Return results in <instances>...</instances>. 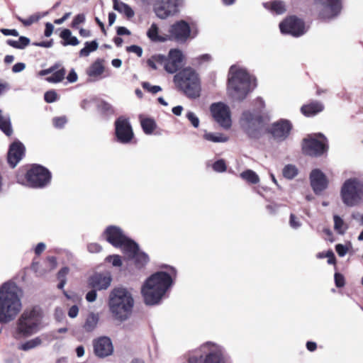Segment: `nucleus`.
<instances>
[{
	"label": "nucleus",
	"mask_w": 363,
	"mask_h": 363,
	"mask_svg": "<svg viewBox=\"0 0 363 363\" xmlns=\"http://www.w3.org/2000/svg\"><path fill=\"white\" fill-rule=\"evenodd\" d=\"M311 185L315 194H319L328 186L326 176L318 169H313L310 174Z\"/></svg>",
	"instance_id": "aec40b11"
},
{
	"label": "nucleus",
	"mask_w": 363,
	"mask_h": 363,
	"mask_svg": "<svg viewBox=\"0 0 363 363\" xmlns=\"http://www.w3.org/2000/svg\"><path fill=\"white\" fill-rule=\"evenodd\" d=\"M69 82H75L77 80V74L74 69H72L67 77Z\"/></svg>",
	"instance_id": "774afa93"
},
{
	"label": "nucleus",
	"mask_w": 363,
	"mask_h": 363,
	"mask_svg": "<svg viewBox=\"0 0 363 363\" xmlns=\"http://www.w3.org/2000/svg\"><path fill=\"white\" fill-rule=\"evenodd\" d=\"M52 122L55 128H61L67 123V118L65 116L56 117L53 118Z\"/></svg>",
	"instance_id": "09e8293b"
},
{
	"label": "nucleus",
	"mask_w": 363,
	"mask_h": 363,
	"mask_svg": "<svg viewBox=\"0 0 363 363\" xmlns=\"http://www.w3.org/2000/svg\"><path fill=\"white\" fill-rule=\"evenodd\" d=\"M341 9V0H314L311 11L320 18L330 19L337 16Z\"/></svg>",
	"instance_id": "9d476101"
},
{
	"label": "nucleus",
	"mask_w": 363,
	"mask_h": 363,
	"mask_svg": "<svg viewBox=\"0 0 363 363\" xmlns=\"http://www.w3.org/2000/svg\"><path fill=\"white\" fill-rule=\"evenodd\" d=\"M177 88L188 98L196 99L201 94L200 81L196 72L190 67H186L177 72L174 77Z\"/></svg>",
	"instance_id": "0eeeda50"
},
{
	"label": "nucleus",
	"mask_w": 363,
	"mask_h": 363,
	"mask_svg": "<svg viewBox=\"0 0 363 363\" xmlns=\"http://www.w3.org/2000/svg\"><path fill=\"white\" fill-rule=\"evenodd\" d=\"M106 260L111 262L114 267H121L122 265V261L119 255H110L106 258Z\"/></svg>",
	"instance_id": "a18cd8bd"
},
{
	"label": "nucleus",
	"mask_w": 363,
	"mask_h": 363,
	"mask_svg": "<svg viewBox=\"0 0 363 363\" xmlns=\"http://www.w3.org/2000/svg\"><path fill=\"white\" fill-rule=\"evenodd\" d=\"M184 55L179 49H171L168 56L165 57L164 69L167 72L174 74L184 65Z\"/></svg>",
	"instance_id": "f3484780"
},
{
	"label": "nucleus",
	"mask_w": 363,
	"mask_h": 363,
	"mask_svg": "<svg viewBox=\"0 0 363 363\" xmlns=\"http://www.w3.org/2000/svg\"><path fill=\"white\" fill-rule=\"evenodd\" d=\"M176 271L171 268L169 272H159L151 275L143 285L141 292L147 305L157 304L173 284Z\"/></svg>",
	"instance_id": "f257e3e1"
},
{
	"label": "nucleus",
	"mask_w": 363,
	"mask_h": 363,
	"mask_svg": "<svg viewBox=\"0 0 363 363\" xmlns=\"http://www.w3.org/2000/svg\"><path fill=\"white\" fill-rule=\"evenodd\" d=\"M169 32L170 39L184 43L190 37L191 29L189 23L182 20L174 23Z\"/></svg>",
	"instance_id": "6ab92c4d"
},
{
	"label": "nucleus",
	"mask_w": 363,
	"mask_h": 363,
	"mask_svg": "<svg viewBox=\"0 0 363 363\" xmlns=\"http://www.w3.org/2000/svg\"><path fill=\"white\" fill-rule=\"evenodd\" d=\"M240 177L247 182L252 184H257L259 182L258 175L252 170H246L240 174Z\"/></svg>",
	"instance_id": "a19ab883"
},
{
	"label": "nucleus",
	"mask_w": 363,
	"mask_h": 363,
	"mask_svg": "<svg viewBox=\"0 0 363 363\" xmlns=\"http://www.w3.org/2000/svg\"><path fill=\"white\" fill-rule=\"evenodd\" d=\"M113 9L116 11L124 14L128 18H130L134 16L135 12L129 5L119 0H113Z\"/></svg>",
	"instance_id": "c85d7f7f"
},
{
	"label": "nucleus",
	"mask_w": 363,
	"mask_h": 363,
	"mask_svg": "<svg viewBox=\"0 0 363 363\" xmlns=\"http://www.w3.org/2000/svg\"><path fill=\"white\" fill-rule=\"evenodd\" d=\"M188 363H227L224 347L213 342H206L186 355Z\"/></svg>",
	"instance_id": "7ed1b4c3"
},
{
	"label": "nucleus",
	"mask_w": 363,
	"mask_h": 363,
	"mask_svg": "<svg viewBox=\"0 0 363 363\" xmlns=\"http://www.w3.org/2000/svg\"><path fill=\"white\" fill-rule=\"evenodd\" d=\"M26 68V65L23 62H18L15 64L12 67V71L14 73L22 72Z\"/></svg>",
	"instance_id": "052dcab7"
},
{
	"label": "nucleus",
	"mask_w": 363,
	"mask_h": 363,
	"mask_svg": "<svg viewBox=\"0 0 363 363\" xmlns=\"http://www.w3.org/2000/svg\"><path fill=\"white\" fill-rule=\"evenodd\" d=\"M89 252L95 253L101 250V247L97 243H90L87 246Z\"/></svg>",
	"instance_id": "4d7b16f0"
},
{
	"label": "nucleus",
	"mask_w": 363,
	"mask_h": 363,
	"mask_svg": "<svg viewBox=\"0 0 363 363\" xmlns=\"http://www.w3.org/2000/svg\"><path fill=\"white\" fill-rule=\"evenodd\" d=\"M65 69H60L55 72L52 76L47 77L46 80L52 83L60 82L65 78Z\"/></svg>",
	"instance_id": "c03bdc74"
},
{
	"label": "nucleus",
	"mask_w": 363,
	"mask_h": 363,
	"mask_svg": "<svg viewBox=\"0 0 363 363\" xmlns=\"http://www.w3.org/2000/svg\"><path fill=\"white\" fill-rule=\"evenodd\" d=\"M21 291L13 283H5L0 288V323L13 320L22 308Z\"/></svg>",
	"instance_id": "f03ea898"
},
{
	"label": "nucleus",
	"mask_w": 363,
	"mask_h": 363,
	"mask_svg": "<svg viewBox=\"0 0 363 363\" xmlns=\"http://www.w3.org/2000/svg\"><path fill=\"white\" fill-rule=\"evenodd\" d=\"M282 173L285 178L291 179L298 174V169L295 165L287 164L284 167Z\"/></svg>",
	"instance_id": "79ce46f5"
},
{
	"label": "nucleus",
	"mask_w": 363,
	"mask_h": 363,
	"mask_svg": "<svg viewBox=\"0 0 363 363\" xmlns=\"http://www.w3.org/2000/svg\"><path fill=\"white\" fill-rule=\"evenodd\" d=\"M140 122L143 130L146 134L150 135L152 133L156 128L155 121L151 118H143Z\"/></svg>",
	"instance_id": "ea45409f"
},
{
	"label": "nucleus",
	"mask_w": 363,
	"mask_h": 363,
	"mask_svg": "<svg viewBox=\"0 0 363 363\" xmlns=\"http://www.w3.org/2000/svg\"><path fill=\"white\" fill-rule=\"evenodd\" d=\"M26 185L40 188L47 185L51 179L50 172L40 165H33L26 173Z\"/></svg>",
	"instance_id": "9b49d317"
},
{
	"label": "nucleus",
	"mask_w": 363,
	"mask_h": 363,
	"mask_svg": "<svg viewBox=\"0 0 363 363\" xmlns=\"http://www.w3.org/2000/svg\"><path fill=\"white\" fill-rule=\"evenodd\" d=\"M334 220V229L335 230L340 234L343 235L347 229V225L345 223L339 216L335 215L333 216Z\"/></svg>",
	"instance_id": "e433bc0d"
},
{
	"label": "nucleus",
	"mask_w": 363,
	"mask_h": 363,
	"mask_svg": "<svg viewBox=\"0 0 363 363\" xmlns=\"http://www.w3.org/2000/svg\"><path fill=\"white\" fill-rule=\"evenodd\" d=\"M43 340L41 337H36L18 345V349L23 351H28L41 345Z\"/></svg>",
	"instance_id": "2f4dec72"
},
{
	"label": "nucleus",
	"mask_w": 363,
	"mask_h": 363,
	"mask_svg": "<svg viewBox=\"0 0 363 363\" xmlns=\"http://www.w3.org/2000/svg\"><path fill=\"white\" fill-rule=\"evenodd\" d=\"M43 315L40 308L26 310L18 319L12 332L16 340L28 337L40 329Z\"/></svg>",
	"instance_id": "423d86ee"
},
{
	"label": "nucleus",
	"mask_w": 363,
	"mask_h": 363,
	"mask_svg": "<svg viewBox=\"0 0 363 363\" xmlns=\"http://www.w3.org/2000/svg\"><path fill=\"white\" fill-rule=\"evenodd\" d=\"M0 31L5 35H12L16 37L18 35V32L15 29L2 28Z\"/></svg>",
	"instance_id": "e2e57ef3"
},
{
	"label": "nucleus",
	"mask_w": 363,
	"mask_h": 363,
	"mask_svg": "<svg viewBox=\"0 0 363 363\" xmlns=\"http://www.w3.org/2000/svg\"><path fill=\"white\" fill-rule=\"evenodd\" d=\"M289 225L292 228L298 229V228L301 227V223L300 220L298 218H296L294 214H291Z\"/></svg>",
	"instance_id": "603ef678"
},
{
	"label": "nucleus",
	"mask_w": 363,
	"mask_h": 363,
	"mask_svg": "<svg viewBox=\"0 0 363 363\" xmlns=\"http://www.w3.org/2000/svg\"><path fill=\"white\" fill-rule=\"evenodd\" d=\"M6 43L8 45L14 48L24 49L26 46L29 45L30 40L26 37L21 36L18 40L9 39L6 41Z\"/></svg>",
	"instance_id": "c9c22d12"
},
{
	"label": "nucleus",
	"mask_w": 363,
	"mask_h": 363,
	"mask_svg": "<svg viewBox=\"0 0 363 363\" xmlns=\"http://www.w3.org/2000/svg\"><path fill=\"white\" fill-rule=\"evenodd\" d=\"M96 289L89 291L86 295V299L89 302H94L96 299Z\"/></svg>",
	"instance_id": "bf43d9fd"
},
{
	"label": "nucleus",
	"mask_w": 363,
	"mask_h": 363,
	"mask_svg": "<svg viewBox=\"0 0 363 363\" xmlns=\"http://www.w3.org/2000/svg\"><path fill=\"white\" fill-rule=\"evenodd\" d=\"M165 56L162 55H155L148 59L147 63L153 69H157L160 66L164 67Z\"/></svg>",
	"instance_id": "72a5a7b5"
},
{
	"label": "nucleus",
	"mask_w": 363,
	"mask_h": 363,
	"mask_svg": "<svg viewBox=\"0 0 363 363\" xmlns=\"http://www.w3.org/2000/svg\"><path fill=\"white\" fill-rule=\"evenodd\" d=\"M53 29H54V26L52 23H47L45 24V35L46 37H50L52 32H53Z\"/></svg>",
	"instance_id": "69168bd1"
},
{
	"label": "nucleus",
	"mask_w": 363,
	"mask_h": 363,
	"mask_svg": "<svg viewBox=\"0 0 363 363\" xmlns=\"http://www.w3.org/2000/svg\"><path fill=\"white\" fill-rule=\"evenodd\" d=\"M186 116L194 128L199 126V119L194 113L189 111Z\"/></svg>",
	"instance_id": "49530a36"
},
{
	"label": "nucleus",
	"mask_w": 363,
	"mask_h": 363,
	"mask_svg": "<svg viewBox=\"0 0 363 363\" xmlns=\"http://www.w3.org/2000/svg\"><path fill=\"white\" fill-rule=\"evenodd\" d=\"M45 100L48 103H52L57 99V94L55 91H49L45 94Z\"/></svg>",
	"instance_id": "8fccbe9b"
},
{
	"label": "nucleus",
	"mask_w": 363,
	"mask_h": 363,
	"mask_svg": "<svg viewBox=\"0 0 363 363\" xmlns=\"http://www.w3.org/2000/svg\"><path fill=\"white\" fill-rule=\"evenodd\" d=\"M69 272V268L63 267L60 270L57 274V278L59 280H66V276Z\"/></svg>",
	"instance_id": "680f3d73"
},
{
	"label": "nucleus",
	"mask_w": 363,
	"mask_h": 363,
	"mask_svg": "<svg viewBox=\"0 0 363 363\" xmlns=\"http://www.w3.org/2000/svg\"><path fill=\"white\" fill-rule=\"evenodd\" d=\"M105 239L112 245L120 247L123 253L133 255L135 249V242L128 239L123 233L121 229L117 226L111 225L104 231Z\"/></svg>",
	"instance_id": "1a4fd4ad"
},
{
	"label": "nucleus",
	"mask_w": 363,
	"mask_h": 363,
	"mask_svg": "<svg viewBox=\"0 0 363 363\" xmlns=\"http://www.w3.org/2000/svg\"><path fill=\"white\" fill-rule=\"evenodd\" d=\"M203 138L204 140H206L207 141L215 143H225L228 140V138L222 133H211V132H208L207 130L203 131Z\"/></svg>",
	"instance_id": "c756f323"
},
{
	"label": "nucleus",
	"mask_w": 363,
	"mask_h": 363,
	"mask_svg": "<svg viewBox=\"0 0 363 363\" xmlns=\"http://www.w3.org/2000/svg\"><path fill=\"white\" fill-rule=\"evenodd\" d=\"M147 37L155 42H163L164 38L158 35V28L156 24L152 23L147 32Z\"/></svg>",
	"instance_id": "58836bf2"
},
{
	"label": "nucleus",
	"mask_w": 363,
	"mask_h": 363,
	"mask_svg": "<svg viewBox=\"0 0 363 363\" xmlns=\"http://www.w3.org/2000/svg\"><path fill=\"white\" fill-rule=\"evenodd\" d=\"M99 316L96 313H91L88 315L84 324V328L87 332L93 331L97 326Z\"/></svg>",
	"instance_id": "473e14b6"
},
{
	"label": "nucleus",
	"mask_w": 363,
	"mask_h": 363,
	"mask_svg": "<svg viewBox=\"0 0 363 363\" xmlns=\"http://www.w3.org/2000/svg\"><path fill=\"white\" fill-rule=\"evenodd\" d=\"M323 110V106L320 102H313L301 107V112L306 116H312Z\"/></svg>",
	"instance_id": "bb28decb"
},
{
	"label": "nucleus",
	"mask_w": 363,
	"mask_h": 363,
	"mask_svg": "<svg viewBox=\"0 0 363 363\" xmlns=\"http://www.w3.org/2000/svg\"><path fill=\"white\" fill-rule=\"evenodd\" d=\"M335 282L337 287H342L345 285L344 277L339 273H335Z\"/></svg>",
	"instance_id": "5fc2aeb1"
},
{
	"label": "nucleus",
	"mask_w": 363,
	"mask_h": 363,
	"mask_svg": "<svg viewBox=\"0 0 363 363\" xmlns=\"http://www.w3.org/2000/svg\"><path fill=\"white\" fill-rule=\"evenodd\" d=\"M25 153V147L19 141L14 142L10 145L8 152V162L15 167L21 160Z\"/></svg>",
	"instance_id": "5701e85b"
},
{
	"label": "nucleus",
	"mask_w": 363,
	"mask_h": 363,
	"mask_svg": "<svg viewBox=\"0 0 363 363\" xmlns=\"http://www.w3.org/2000/svg\"><path fill=\"white\" fill-rule=\"evenodd\" d=\"M111 277L109 274L96 273L91 276L88 279L90 287L96 290H104L109 287L111 283Z\"/></svg>",
	"instance_id": "4be33fe9"
},
{
	"label": "nucleus",
	"mask_w": 363,
	"mask_h": 363,
	"mask_svg": "<svg viewBox=\"0 0 363 363\" xmlns=\"http://www.w3.org/2000/svg\"><path fill=\"white\" fill-rule=\"evenodd\" d=\"M85 21V16L84 14H78L77 15L73 21L72 26L77 27L79 24L82 23Z\"/></svg>",
	"instance_id": "13d9d810"
},
{
	"label": "nucleus",
	"mask_w": 363,
	"mask_h": 363,
	"mask_svg": "<svg viewBox=\"0 0 363 363\" xmlns=\"http://www.w3.org/2000/svg\"><path fill=\"white\" fill-rule=\"evenodd\" d=\"M127 50L128 52L135 53L138 57H141L143 55V49L138 45H131L128 47Z\"/></svg>",
	"instance_id": "6e6d98bb"
},
{
	"label": "nucleus",
	"mask_w": 363,
	"mask_h": 363,
	"mask_svg": "<svg viewBox=\"0 0 363 363\" xmlns=\"http://www.w3.org/2000/svg\"><path fill=\"white\" fill-rule=\"evenodd\" d=\"M184 0H157L154 5L156 16L166 19L177 14L184 6Z\"/></svg>",
	"instance_id": "ddd939ff"
},
{
	"label": "nucleus",
	"mask_w": 363,
	"mask_h": 363,
	"mask_svg": "<svg viewBox=\"0 0 363 363\" xmlns=\"http://www.w3.org/2000/svg\"><path fill=\"white\" fill-rule=\"evenodd\" d=\"M143 89L147 90L148 91L156 94L162 90V88L160 86L151 85L149 82H143Z\"/></svg>",
	"instance_id": "de8ad7c7"
},
{
	"label": "nucleus",
	"mask_w": 363,
	"mask_h": 363,
	"mask_svg": "<svg viewBox=\"0 0 363 363\" xmlns=\"http://www.w3.org/2000/svg\"><path fill=\"white\" fill-rule=\"evenodd\" d=\"M115 127L118 141L124 144L131 141L134 134L128 118L119 117L115 122Z\"/></svg>",
	"instance_id": "dca6fc26"
},
{
	"label": "nucleus",
	"mask_w": 363,
	"mask_h": 363,
	"mask_svg": "<svg viewBox=\"0 0 363 363\" xmlns=\"http://www.w3.org/2000/svg\"><path fill=\"white\" fill-rule=\"evenodd\" d=\"M327 139L320 133L310 135L303 140V150L309 155L318 156L327 150Z\"/></svg>",
	"instance_id": "f8f14e48"
},
{
	"label": "nucleus",
	"mask_w": 363,
	"mask_h": 363,
	"mask_svg": "<svg viewBox=\"0 0 363 363\" xmlns=\"http://www.w3.org/2000/svg\"><path fill=\"white\" fill-rule=\"evenodd\" d=\"M60 37L65 40L64 45H77L79 43L78 39L72 35L69 29H64L60 33Z\"/></svg>",
	"instance_id": "f704fd0d"
},
{
	"label": "nucleus",
	"mask_w": 363,
	"mask_h": 363,
	"mask_svg": "<svg viewBox=\"0 0 363 363\" xmlns=\"http://www.w3.org/2000/svg\"><path fill=\"white\" fill-rule=\"evenodd\" d=\"M263 6L265 9L277 15L284 13L286 10L285 4L281 1L265 2Z\"/></svg>",
	"instance_id": "cd10ccee"
},
{
	"label": "nucleus",
	"mask_w": 363,
	"mask_h": 363,
	"mask_svg": "<svg viewBox=\"0 0 363 363\" xmlns=\"http://www.w3.org/2000/svg\"><path fill=\"white\" fill-rule=\"evenodd\" d=\"M104 72V66L102 60H97L88 68L86 73L92 80H97Z\"/></svg>",
	"instance_id": "393cba45"
},
{
	"label": "nucleus",
	"mask_w": 363,
	"mask_h": 363,
	"mask_svg": "<svg viewBox=\"0 0 363 363\" xmlns=\"http://www.w3.org/2000/svg\"><path fill=\"white\" fill-rule=\"evenodd\" d=\"M291 129V125L289 121L282 120L273 125L272 133L276 139L283 140L288 137Z\"/></svg>",
	"instance_id": "b1692460"
},
{
	"label": "nucleus",
	"mask_w": 363,
	"mask_h": 363,
	"mask_svg": "<svg viewBox=\"0 0 363 363\" xmlns=\"http://www.w3.org/2000/svg\"><path fill=\"white\" fill-rule=\"evenodd\" d=\"M325 257H328V263L330 264H335V258L334 253L332 250H328L325 252Z\"/></svg>",
	"instance_id": "338daca9"
},
{
	"label": "nucleus",
	"mask_w": 363,
	"mask_h": 363,
	"mask_svg": "<svg viewBox=\"0 0 363 363\" xmlns=\"http://www.w3.org/2000/svg\"><path fill=\"white\" fill-rule=\"evenodd\" d=\"M79 313V308L77 306H72L68 311V315L71 318H74L77 316Z\"/></svg>",
	"instance_id": "0e129e2a"
},
{
	"label": "nucleus",
	"mask_w": 363,
	"mask_h": 363,
	"mask_svg": "<svg viewBox=\"0 0 363 363\" xmlns=\"http://www.w3.org/2000/svg\"><path fill=\"white\" fill-rule=\"evenodd\" d=\"M47 13H44L43 15L40 13H35L29 16L28 18H22L21 17H18V20L21 21L25 26H29L33 23L38 21L41 17L46 15Z\"/></svg>",
	"instance_id": "37998d69"
},
{
	"label": "nucleus",
	"mask_w": 363,
	"mask_h": 363,
	"mask_svg": "<svg viewBox=\"0 0 363 363\" xmlns=\"http://www.w3.org/2000/svg\"><path fill=\"white\" fill-rule=\"evenodd\" d=\"M211 112L215 121L224 129L230 128L232 121L229 107L219 102L211 106Z\"/></svg>",
	"instance_id": "2eb2a0df"
},
{
	"label": "nucleus",
	"mask_w": 363,
	"mask_h": 363,
	"mask_svg": "<svg viewBox=\"0 0 363 363\" xmlns=\"http://www.w3.org/2000/svg\"><path fill=\"white\" fill-rule=\"evenodd\" d=\"M240 124L249 135H253L261 124L259 113L257 111L254 113L249 111H244L240 118Z\"/></svg>",
	"instance_id": "a211bd4d"
},
{
	"label": "nucleus",
	"mask_w": 363,
	"mask_h": 363,
	"mask_svg": "<svg viewBox=\"0 0 363 363\" xmlns=\"http://www.w3.org/2000/svg\"><path fill=\"white\" fill-rule=\"evenodd\" d=\"M131 251L130 253H124L128 258H134L135 260V263L139 267H142L147 264L149 261L148 256L142 252H140L138 250V246L135 243V249L133 251V255H130Z\"/></svg>",
	"instance_id": "a878e982"
},
{
	"label": "nucleus",
	"mask_w": 363,
	"mask_h": 363,
	"mask_svg": "<svg viewBox=\"0 0 363 363\" xmlns=\"http://www.w3.org/2000/svg\"><path fill=\"white\" fill-rule=\"evenodd\" d=\"M255 86V79L245 69L235 65L230 67L228 91L233 98L242 100Z\"/></svg>",
	"instance_id": "20e7f679"
},
{
	"label": "nucleus",
	"mask_w": 363,
	"mask_h": 363,
	"mask_svg": "<svg viewBox=\"0 0 363 363\" xmlns=\"http://www.w3.org/2000/svg\"><path fill=\"white\" fill-rule=\"evenodd\" d=\"M134 300L130 292L125 288H116L109 295L108 306L112 315L121 321L128 318L132 313Z\"/></svg>",
	"instance_id": "39448f33"
},
{
	"label": "nucleus",
	"mask_w": 363,
	"mask_h": 363,
	"mask_svg": "<svg viewBox=\"0 0 363 363\" xmlns=\"http://www.w3.org/2000/svg\"><path fill=\"white\" fill-rule=\"evenodd\" d=\"M279 28L282 33L299 37L307 32L308 27L306 26L302 19L292 16L281 22Z\"/></svg>",
	"instance_id": "4468645a"
},
{
	"label": "nucleus",
	"mask_w": 363,
	"mask_h": 363,
	"mask_svg": "<svg viewBox=\"0 0 363 363\" xmlns=\"http://www.w3.org/2000/svg\"><path fill=\"white\" fill-rule=\"evenodd\" d=\"M342 203L348 207L363 203V181L353 177L346 179L340 189Z\"/></svg>",
	"instance_id": "6e6552de"
},
{
	"label": "nucleus",
	"mask_w": 363,
	"mask_h": 363,
	"mask_svg": "<svg viewBox=\"0 0 363 363\" xmlns=\"http://www.w3.org/2000/svg\"><path fill=\"white\" fill-rule=\"evenodd\" d=\"M335 250L340 257H344L347 253L348 247L342 244H337Z\"/></svg>",
	"instance_id": "864d4df0"
},
{
	"label": "nucleus",
	"mask_w": 363,
	"mask_h": 363,
	"mask_svg": "<svg viewBox=\"0 0 363 363\" xmlns=\"http://www.w3.org/2000/svg\"><path fill=\"white\" fill-rule=\"evenodd\" d=\"M0 129L8 136L13 132L9 116L4 114L1 110H0Z\"/></svg>",
	"instance_id": "7c9ffc66"
},
{
	"label": "nucleus",
	"mask_w": 363,
	"mask_h": 363,
	"mask_svg": "<svg viewBox=\"0 0 363 363\" xmlns=\"http://www.w3.org/2000/svg\"><path fill=\"white\" fill-rule=\"evenodd\" d=\"M98 47L99 45L96 40H93L91 42H86L84 48H82L79 52V55L81 57H86L90 54V52L96 50Z\"/></svg>",
	"instance_id": "4c0bfd02"
},
{
	"label": "nucleus",
	"mask_w": 363,
	"mask_h": 363,
	"mask_svg": "<svg viewBox=\"0 0 363 363\" xmlns=\"http://www.w3.org/2000/svg\"><path fill=\"white\" fill-rule=\"evenodd\" d=\"M213 168L216 172H222L225 170L226 166H225L224 161L220 160L216 161L213 164Z\"/></svg>",
	"instance_id": "3c124183"
},
{
	"label": "nucleus",
	"mask_w": 363,
	"mask_h": 363,
	"mask_svg": "<svg viewBox=\"0 0 363 363\" xmlns=\"http://www.w3.org/2000/svg\"><path fill=\"white\" fill-rule=\"evenodd\" d=\"M94 350L96 356L105 357L113 353V347L110 338L101 337L94 342Z\"/></svg>",
	"instance_id": "412c9836"
}]
</instances>
